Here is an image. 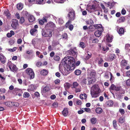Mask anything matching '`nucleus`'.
I'll use <instances>...</instances> for the list:
<instances>
[{
    "label": "nucleus",
    "mask_w": 130,
    "mask_h": 130,
    "mask_svg": "<svg viewBox=\"0 0 130 130\" xmlns=\"http://www.w3.org/2000/svg\"><path fill=\"white\" fill-rule=\"evenodd\" d=\"M25 21V20L24 17H22L20 18L19 21V23L21 24H22L24 23Z\"/></svg>",
    "instance_id": "e433bc0d"
},
{
    "label": "nucleus",
    "mask_w": 130,
    "mask_h": 130,
    "mask_svg": "<svg viewBox=\"0 0 130 130\" xmlns=\"http://www.w3.org/2000/svg\"><path fill=\"white\" fill-rule=\"evenodd\" d=\"M68 27L69 28L70 30H72L73 28V25L72 24L70 25H69V26L67 27Z\"/></svg>",
    "instance_id": "13d9d810"
},
{
    "label": "nucleus",
    "mask_w": 130,
    "mask_h": 130,
    "mask_svg": "<svg viewBox=\"0 0 130 130\" xmlns=\"http://www.w3.org/2000/svg\"><path fill=\"white\" fill-rule=\"evenodd\" d=\"M43 1L44 0H37V3L38 4H41L42 3Z\"/></svg>",
    "instance_id": "5fc2aeb1"
},
{
    "label": "nucleus",
    "mask_w": 130,
    "mask_h": 130,
    "mask_svg": "<svg viewBox=\"0 0 130 130\" xmlns=\"http://www.w3.org/2000/svg\"><path fill=\"white\" fill-rule=\"evenodd\" d=\"M101 91V90L99 88L98 85H94L92 87V90L91 91V92H94L99 93Z\"/></svg>",
    "instance_id": "39448f33"
},
{
    "label": "nucleus",
    "mask_w": 130,
    "mask_h": 130,
    "mask_svg": "<svg viewBox=\"0 0 130 130\" xmlns=\"http://www.w3.org/2000/svg\"><path fill=\"white\" fill-rule=\"evenodd\" d=\"M119 111L122 115L124 114L125 113V111L124 109L120 108Z\"/></svg>",
    "instance_id": "3c124183"
},
{
    "label": "nucleus",
    "mask_w": 130,
    "mask_h": 130,
    "mask_svg": "<svg viewBox=\"0 0 130 130\" xmlns=\"http://www.w3.org/2000/svg\"><path fill=\"white\" fill-rule=\"evenodd\" d=\"M88 84L89 85H90L91 84H92L94 83V81L92 80V79L90 78H88Z\"/></svg>",
    "instance_id": "79ce46f5"
},
{
    "label": "nucleus",
    "mask_w": 130,
    "mask_h": 130,
    "mask_svg": "<svg viewBox=\"0 0 130 130\" xmlns=\"http://www.w3.org/2000/svg\"><path fill=\"white\" fill-rule=\"evenodd\" d=\"M17 48L15 47H14L12 48H10L8 50V51L10 52H13L16 50Z\"/></svg>",
    "instance_id": "603ef678"
},
{
    "label": "nucleus",
    "mask_w": 130,
    "mask_h": 130,
    "mask_svg": "<svg viewBox=\"0 0 130 130\" xmlns=\"http://www.w3.org/2000/svg\"><path fill=\"white\" fill-rule=\"evenodd\" d=\"M28 19L29 22H32L35 21V18L33 16L30 15L28 16Z\"/></svg>",
    "instance_id": "412c9836"
},
{
    "label": "nucleus",
    "mask_w": 130,
    "mask_h": 130,
    "mask_svg": "<svg viewBox=\"0 0 130 130\" xmlns=\"http://www.w3.org/2000/svg\"><path fill=\"white\" fill-rule=\"evenodd\" d=\"M121 13L123 15H124L126 13V11L124 8H123L121 11Z\"/></svg>",
    "instance_id": "69168bd1"
},
{
    "label": "nucleus",
    "mask_w": 130,
    "mask_h": 130,
    "mask_svg": "<svg viewBox=\"0 0 130 130\" xmlns=\"http://www.w3.org/2000/svg\"><path fill=\"white\" fill-rule=\"evenodd\" d=\"M98 61V64L99 66H102L103 62V60L102 58H99L97 59Z\"/></svg>",
    "instance_id": "dca6fc26"
},
{
    "label": "nucleus",
    "mask_w": 130,
    "mask_h": 130,
    "mask_svg": "<svg viewBox=\"0 0 130 130\" xmlns=\"http://www.w3.org/2000/svg\"><path fill=\"white\" fill-rule=\"evenodd\" d=\"M38 30L37 29L33 28L30 30V33L32 35H34L37 32Z\"/></svg>",
    "instance_id": "a878e982"
},
{
    "label": "nucleus",
    "mask_w": 130,
    "mask_h": 130,
    "mask_svg": "<svg viewBox=\"0 0 130 130\" xmlns=\"http://www.w3.org/2000/svg\"><path fill=\"white\" fill-rule=\"evenodd\" d=\"M27 74L30 76V79L33 78L34 77L35 74L33 70L30 68H28L26 70Z\"/></svg>",
    "instance_id": "20e7f679"
},
{
    "label": "nucleus",
    "mask_w": 130,
    "mask_h": 130,
    "mask_svg": "<svg viewBox=\"0 0 130 130\" xmlns=\"http://www.w3.org/2000/svg\"><path fill=\"white\" fill-rule=\"evenodd\" d=\"M91 55H90L89 54H88L85 57V59L86 60H88L91 57Z\"/></svg>",
    "instance_id": "6e6d98bb"
},
{
    "label": "nucleus",
    "mask_w": 130,
    "mask_h": 130,
    "mask_svg": "<svg viewBox=\"0 0 130 130\" xmlns=\"http://www.w3.org/2000/svg\"><path fill=\"white\" fill-rule=\"evenodd\" d=\"M115 3L113 2H108L107 4L108 6L110 7V8L113 7V6L115 5Z\"/></svg>",
    "instance_id": "72a5a7b5"
},
{
    "label": "nucleus",
    "mask_w": 130,
    "mask_h": 130,
    "mask_svg": "<svg viewBox=\"0 0 130 130\" xmlns=\"http://www.w3.org/2000/svg\"><path fill=\"white\" fill-rule=\"evenodd\" d=\"M53 31L50 29H48L43 30L42 32V35L45 37H51L52 35Z\"/></svg>",
    "instance_id": "7ed1b4c3"
},
{
    "label": "nucleus",
    "mask_w": 130,
    "mask_h": 130,
    "mask_svg": "<svg viewBox=\"0 0 130 130\" xmlns=\"http://www.w3.org/2000/svg\"><path fill=\"white\" fill-rule=\"evenodd\" d=\"M12 105H13V106L17 107L19 106V104L18 102H12Z\"/></svg>",
    "instance_id": "de8ad7c7"
},
{
    "label": "nucleus",
    "mask_w": 130,
    "mask_h": 130,
    "mask_svg": "<svg viewBox=\"0 0 130 130\" xmlns=\"http://www.w3.org/2000/svg\"><path fill=\"white\" fill-rule=\"evenodd\" d=\"M4 13L5 15L7 17H9L10 15L9 11L8 10H5Z\"/></svg>",
    "instance_id": "f704fd0d"
},
{
    "label": "nucleus",
    "mask_w": 130,
    "mask_h": 130,
    "mask_svg": "<svg viewBox=\"0 0 130 130\" xmlns=\"http://www.w3.org/2000/svg\"><path fill=\"white\" fill-rule=\"evenodd\" d=\"M29 95L28 92H25L24 93L23 97L25 98H28L29 96Z\"/></svg>",
    "instance_id": "37998d69"
},
{
    "label": "nucleus",
    "mask_w": 130,
    "mask_h": 130,
    "mask_svg": "<svg viewBox=\"0 0 130 130\" xmlns=\"http://www.w3.org/2000/svg\"><path fill=\"white\" fill-rule=\"evenodd\" d=\"M52 105L54 107H57L58 106V103L57 102H55Z\"/></svg>",
    "instance_id": "052dcab7"
},
{
    "label": "nucleus",
    "mask_w": 130,
    "mask_h": 130,
    "mask_svg": "<svg viewBox=\"0 0 130 130\" xmlns=\"http://www.w3.org/2000/svg\"><path fill=\"white\" fill-rule=\"evenodd\" d=\"M92 43H98L99 41V40L97 39H94L92 40Z\"/></svg>",
    "instance_id": "864d4df0"
},
{
    "label": "nucleus",
    "mask_w": 130,
    "mask_h": 130,
    "mask_svg": "<svg viewBox=\"0 0 130 130\" xmlns=\"http://www.w3.org/2000/svg\"><path fill=\"white\" fill-rule=\"evenodd\" d=\"M54 59L56 61H58L60 59V57L58 56L55 55L54 57Z\"/></svg>",
    "instance_id": "a18cd8bd"
},
{
    "label": "nucleus",
    "mask_w": 130,
    "mask_h": 130,
    "mask_svg": "<svg viewBox=\"0 0 130 130\" xmlns=\"http://www.w3.org/2000/svg\"><path fill=\"white\" fill-rule=\"evenodd\" d=\"M102 111L103 110L101 107H98L96 108L95 109V111L97 113H101L102 112Z\"/></svg>",
    "instance_id": "b1692460"
},
{
    "label": "nucleus",
    "mask_w": 130,
    "mask_h": 130,
    "mask_svg": "<svg viewBox=\"0 0 130 130\" xmlns=\"http://www.w3.org/2000/svg\"><path fill=\"white\" fill-rule=\"evenodd\" d=\"M9 67L10 69L13 71H16L17 70V68L16 66L12 63H11L9 65Z\"/></svg>",
    "instance_id": "9d476101"
},
{
    "label": "nucleus",
    "mask_w": 130,
    "mask_h": 130,
    "mask_svg": "<svg viewBox=\"0 0 130 130\" xmlns=\"http://www.w3.org/2000/svg\"><path fill=\"white\" fill-rule=\"evenodd\" d=\"M50 89V86L49 85H47L42 89V91L43 93H46L49 91Z\"/></svg>",
    "instance_id": "f8f14e48"
},
{
    "label": "nucleus",
    "mask_w": 130,
    "mask_h": 130,
    "mask_svg": "<svg viewBox=\"0 0 130 130\" xmlns=\"http://www.w3.org/2000/svg\"><path fill=\"white\" fill-rule=\"evenodd\" d=\"M18 24V20L15 19L12 20V23L11 25V26L14 29H16L17 26Z\"/></svg>",
    "instance_id": "0eeeda50"
},
{
    "label": "nucleus",
    "mask_w": 130,
    "mask_h": 130,
    "mask_svg": "<svg viewBox=\"0 0 130 130\" xmlns=\"http://www.w3.org/2000/svg\"><path fill=\"white\" fill-rule=\"evenodd\" d=\"M6 58L3 55L0 54V61L2 63L4 64L6 62Z\"/></svg>",
    "instance_id": "ddd939ff"
},
{
    "label": "nucleus",
    "mask_w": 130,
    "mask_h": 130,
    "mask_svg": "<svg viewBox=\"0 0 130 130\" xmlns=\"http://www.w3.org/2000/svg\"><path fill=\"white\" fill-rule=\"evenodd\" d=\"M79 46V47H82V48H84L85 47V43L83 42H80Z\"/></svg>",
    "instance_id": "4c0bfd02"
},
{
    "label": "nucleus",
    "mask_w": 130,
    "mask_h": 130,
    "mask_svg": "<svg viewBox=\"0 0 130 130\" xmlns=\"http://www.w3.org/2000/svg\"><path fill=\"white\" fill-rule=\"evenodd\" d=\"M76 103L77 105H81L82 102L81 100H77L76 101Z\"/></svg>",
    "instance_id": "e2e57ef3"
},
{
    "label": "nucleus",
    "mask_w": 130,
    "mask_h": 130,
    "mask_svg": "<svg viewBox=\"0 0 130 130\" xmlns=\"http://www.w3.org/2000/svg\"><path fill=\"white\" fill-rule=\"evenodd\" d=\"M106 103L108 106H112L113 105V102L111 100L108 101L106 102Z\"/></svg>",
    "instance_id": "c85d7f7f"
},
{
    "label": "nucleus",
    "mask_w": 130,
    "mask_h": 130,
    "mask_svg": "<svg viewBox=\"0 0 130 130\" xmlns=\"http://www.w3.org/2000/svg\"><path fill=\"white\" fill-rule=\"evenodd\" d=\"M125 31L124 28L122 27H121L119 29L118 33L121 36L124 34V32Z\"/></svg>",
    "instance_id": "6ab92c4d"
},
{
    "label": "nucleus",
    "mask_w": 130,
    "mask_h": 130,
    "mask_svg": "<svg viewBox=\"0 0 130 130\" xmlns=\"http://www.w3.org/2000/svg\"><path fill=\"white\" fill-rule=\"evenodd\" d=\"M42 63L40 62H38L36 63V66L37 67H40L41 66Z\"/></svg>",
    "instance_id": "774afa93"
},
{
    "label": "nucleus",
    "mask_w": 130,
    "mask_h": 130,
    "mask_svg": "<svg viewBox=\"0 0 130 130\" xmlns=\"http://www.w3.org/2000/svg\"><path fill=\"white\" fill-rule=\"evenodd\" d=\"M96 118H95L93 117L90 120V121L92 124H94L96 122Z\"/></svg>",
    "instance_id": "bb28decb"
},
{
    "label": "nucleus",
    "mask_w": 130,
    "mask_h": 130,
    "mask_svg": "<svg viewBox=\"0 0 130 130\" xmlns=\"http://www.w3.org/2000/svg\"><path fill=\"white\" fill-rule=\"evenodd\" d=\"M102 32L100 31H96L94 33L95 36L98 37H100L101 35Z\"/></svg>",
    "instance_id": "7c9ffc66"
},
{
    "label": "nucleus",
    "mask_w": 130,
    "mask_h": 130,
    "mask_svg": "<svg viewBox=\"0 0 130 130\" xmlns=\"http://www.w3.org/2000/svg\"><path fill=\"white\" fill-rule=\"evenodd\" d=\"M125 122V119L124 118L121 117H120L118 119L119 123L122 124L124 123Z\"/></svg>",
    "instance_id": "f3484780"
},
{
    "label": "nucleus",
    "mask_w": 130,
    "mask_h": 130,
    "mask_svg": "<svg viewBox=\"0 0 130 130\" xmlns=\"http://www.w3.org/2000/svg\"><path fill=\"white\" fill-rule=\"evenodd\" d=\"M86 24L87 25H92L94 24V22L91 19H90L86 21Z\"/></svg>",
    "instance_id": "5701e85b"
},
{
    "label": "nucleus",
    "mask_w": 130,
    "mask_h": 130,
    "mask_svg": "<svg viewBox=\"0 0 130 130\" xmlns=\"http://www.w3.org/2000/svg\"><path fill=\"white\" fill-rule=\"evenodd\" d=\"M58 22L59 24H62L64 23L63 20L61 19H59Z\"/></svg>",
    "instance_id": "bf43d9fd"
},
{
    "label": "nucleus",
    "mask_w": 130,
    "mask_h": 130,
    "mask_svg": "<svg viewBox=\"0 0 130 130\" xmlns=\"http://www.w3.org/2000/svg\"><path fill=\"white\" fill-rule=\"evenodd\" d=\"M73 87H72L73 88H75L76 87H77L78 85V84L76 82H74L73 83Z\"/></svg>",
    "instance_id": "49530a36"
},
{
    "label": "nucleus",
    "mask_w": 130,
    "mask_h": 130,
    "mask_svg": "<svg viewBox=\"0 0 130 130\" xmlns=\"http://www.w3.org/2000/svg\"><path fill=\"white\" fill-rule=\"evenodd\" d=\"M94 26H92V25H90L88 27V29L89 31H93L94 30Z\"/></svg>",
    "instance_id": "a19ab883"
},
{
    "label": "nucleus",
    "mask_w": 130,
    "mask_h": 130,
    "mask_svg": "<svg viewBox=\"0 0 130 130\" xmlns=\"http://www.w3.org/2000/svg\"><path fill=\"white\" fill-rule=\"evenodd\" d=\"M68 37L67 34L66 33H64L63 35H62L61 37L62 38L64 39H66Z\"/></svg>",
    "instance_id": "09e8293b"
},
{
    "label": "nucleus",
    "mask_w": 130,
    "mask_h": 130,
    "mask_svg": "<svg viewBox=\"0 0 130 130\" xmlns=\"http://www.w3.org/2000/svg\"><path fill=\"white\" fill-rule=\"evenodd\" d=\"M82 83L84 84H86L87 83V79L86 78H84L82 80Z\"/></svg>",
    "instance_id": "338daca9"
},
{
    "label": "nucleus",
    "mask_w": 130,
    "mask_h": 130,
    "mask_svg": "<svg viewBox=\"0 0 130 130\" xmlns=\"http://www.w3.org/2000/svg\"><path fill=\"white\" fill-rule=\"evenodd\" d=\"M69 13L68 14L67 16L69 19L68 21L66 24V27H68L69 25L71 23V21L74 20L75 19V12L73 9L69 10Z\"/></svg>",
    "instance_id": "f03ea898"
},
{
    "label": "nucleus",
    "mask_w": 130,
    "mask_h": 130,
    "mask_svg": "<svg viewBox=\"0 0 130 130\" xmlns=\"http://www.w3.org/2000/svg\"><path fill=\"white\" fill-rule=\"evenodd\" d=\"M126 84L128 87H130V79H128L126 80Z\"/></svg>",
    "instance_id": "c03bdc74"
},
{
    "label": "nucleus",
    "mask_w": 130,
    "mask_h": 130,
    "mask_svg": "<svg viewBox=\"0 0 130 130\" xmlns=\"http://www.w3.org/2000/svg\"><path fill=\"white\" fill-rule=\"evenodd\" d=\"M121 86H116L113 84L111 85V86L109 88V90H115L116 91H119L121 89Z\"/></svg>",
    "instance_id": "423d86ee"
},
{
    "label": "nucleus",
    "mask_w": 130,
    "mask_h": 130,
    "mask_svg": "<svg viewBox=\"0 0 130 130\" xmlns=\"http://www.w3.org/2000/svg\"><path fill=\"white\" fill-rule=\"evenodd\" d=\"M116 58V55L112 53H111L109 56V59L110 61H112Z\"/></svg>",
    "instance_id": "9b49d317"
},
{
    "label": "nucleus",
    "mask_w": 130,
    "mask_h": 130,
    "mask_svg": "<svg viewBox=\"0 0 130 130\" xmlns=\"http://www.w3.org/2000/svg\"><path fill=\"white\" fill-rule=\"evenodd\" d=\"M75 60L73 57L67 56L64 58L62 61V65L66 67V71L68 74H69L75 68Z\"/></svg>",
    "instance_id": "f257e3e1"
},
{
    "label": "nucleus",
    "mask_w": 130,
    "mask_h": 130,
    "mask_svg": "<svg viewBox=\"0 0 130 130\" xmlns=\"http://www.w3.org/2000/svg\"><path fill=\"white\" fill-rule=\"evenodd\" d=\"M127 61L125 59L121 61V66H125L126 65Z\"/></svg>",
    "instance_id": "4be33fe9"
},
{
    "label": "nucleus",
    "mask_w": 130,
    "mask_h": 130,
    "mask_svg": "<svg viewBox=\"0 0 130 130\" xmlns=\"http://www.w3.org/2000/svg\"><path fill=\"white\" fill-rule=\"evenodd\" d=\"M48 71L45 69H43L41 70L40 72V74L43 75H46L48 74Z\"/></svg>",
    "instance_id": "2eb2a0df"
},
{
    "label": "nucleus",
    "mask_w": 130,
    "mask_h": 130,
    "mask_svg": "<svg viewBox=\"0 0 130 130\" xmlns=\"http://www.w3.org/2000/svg\"><path fill=\"white\" fill-rule=\"evenodd\" d=\"M113 127L115 129H117V121L116 120H114L113 121Z\"/></svg>",
    "instance_id": "c9c22d12"
},
{
    "label": "nucleus",
    "mask_w": 130,
    "mask_h": 130,
    "mask_svg": "<svg viewBox=\"0 0 130 130\" xmlns=\"http://www.w3.org/2000/svg\"><path fill=\"white\" fill-rule=\"evenodd\" d=\"M84 109L85 111L86 112H87L88 113H90L91 112V110L89 108H82V109Z\"/></svg>",
    "instance_id": "8fccbe9b"
},
{
    "label": "nucleus",
    "mask_w": 130,
    "mask_h": 130,
    "mask_svg": "<svg viewBox=\"0 0 130 130\" xmlns=\"http://www.w3.org/2000/svg\"><path fill=\"white\" fill-rule=\"evenodd\" d=\"M94 27L97 29L98 31H100L102 33L103 31L102 26L101 24H95L93 25Z\"/></svg>",
    "instance_id": "1a4fd4ad"
},
{
    "label": "nucleus",
    "mask_w": 130,
    "mask_h": 130,
    "mask_svg": "<svg viewBox=\"0 0 130 130\" xmlns=\"http://www.w3.org/2000/svg\"><path fill=\"white\" fill-rule=\"evenodd\" d=\"M125 20V19L124 17H121L119 19V22L120 23H122L124 22Z\"/></svg>",
    "instance_id": "58836bf2"
},
{
    "label": "nucleus",
    "mask_w": 130,
    "mask_h": 130,
    "mask_svg": "<svg viewBox=\"0 0 130 130\" xmlns=\"http://www.w3.org/2000/svg\"><path fill=\"white\" fill-rule=\"evenodd\" d=\"M5 104L9 107H13V105H12V102L10 101H7L5 102Z\"/></svg>",
    "instance_id": "cd10ccee"
},
{
    "label": "nucleus",
    "mask_w": 130,
    "mask_h": 130,
    "mask_svg": "<svg viewBox=\"0 0 130 130\" xmlns=\"http://www.w3.org/2000/svg\"><path fill=\"white\" fill-rule=\"evenodd\" d=\"M91 93L92 97L93 98H97L99 96V93L95 92H91Z\"/></svg>",
    "instance_id": "393cba45"
},
{
    "label": "nucleus",
    "mask_w": 130,
    "mask_h": 130,
    "mask_svg": "<svg viewBox=\"0 0 130 130\" xmlns=\"http://www.w3.org/2000/svg\"><path fill=\"white\" fill-rule=\"evenodd\" d=\"M23 4L20 3L17 4V8L18 10H21L23 8Z\"/></svg>",
    "instance_id": "aec40b11"
},
{
    "label": "nucleus",
    "mask_w": 130,
    "mask_h": 130,
    "mask_svg": "<svg viewBox=\"0 0 130 130\" xmlns=\"http://www.w3.org/2000/svg\"><path fill=\"white\" fill-rule=\"evenodd\" d=\"M74 73L76 75H79L81 74V71L77 69L75 71Z\"/></svg>",
    "instance_id": "473e14b6"
},
{
    "label": "nucleus",
    "mask_w": 130,
    "mask_h": 130,
    "mask_svg": "<svg viewBox=\"0 0 130 130\" xmlns=\"http://www.w3.org/2000/svg\"><path fill=\"white\" fill-rule=\"evenodd\" d=\"M88 8L93 10H95L96 9V6L94 5H90L88 7Z\"/></svg>",
    "instance_id": "c756f323"
},
{
    "label": "nucleus",
    "mask_w": 130,
    "mask_h": 130,
    "mask_svg": "<svg viewBox=\"0 0 130 130\" xmlns=\"http://www.w3.org/2000/svg\"><path fill=\"white\" fill-rule=\"evenodd\" d=\"M81 88H77L75 89V91L76 92H80L81 91Z\"/></svg>",
    "instance_id": "0e129e2a"
},
{
    "label": "nucleus",
    "mask_w": 130,
    "mask_h": 130,
    "mask_svg": "<svg viewBox=\"0 0 130 130\" xmlns=\"http://www.w3.org/2000/svg\"><path fill=\"white\" fill-rule=\"evenodd\" d=\"M95 75V72H91L90 73V75L92 77H94Z\"/></svg>",
    "instance_id": "4d7b16f0"
},
{
    "label": "nucleus",
    "mask_w": 130,
    "mask_h": 130,
    "mask_svg": "<svg viewBox=\"0 0 130 130\" xmlns=\"http://www.w3.org/2000/svg\"><path fill=\"white\" fill-rule=\"evenodd\" d=\"M34 95L36 97H40V94L37 91L35 92L34 93Z\"/></svg>",
    "instance_id": "680f3d73"
},
{
    "label": "nucleus",
    "mask_w": 130,
    "mask_h": 130,
    "mask_svg": "<svg viewBox=\"0 0 130 130\" xmlns=\"http://www.w3.org/2000/svg\"><path fill=\"white\" fill-rule=\"evenodd\" d=\"M69 55L73 56H74L75 57L77 56V52L75 49H71L68 52Z\"/></svg>",
    "instance_id": "6e6552de"
},
{
    "label": "nucleus",
    "mask_w": 130,
    "mask_h": 130,
    "mask_svg": "<svg viewBox=\"0 0 130 130\" xmlns=\"http://www.w3.org/2000/svg\"><path fill=\"white\" fill-rule=\"evenodd\" d=\"M79 97L81 99L83 100L84 99L83 97L85 99H86L87 98V95L85 93L81 94L80 95Z\"/></svg>",
    "instance_id": "2f4dec72"
},
{
    "label": "nucleus",
    "mask_w": 130,
    "mask_h": 130,
    "mask_svg": "<svg viewBox=\"0 0 130 130\" xmlns=\"http://www.w3.org/2000/svg\"><path fill=\"white\" fill-rule=\"evenodd\" d=\"M68 109L67 108H64L62 111V114L63 115L64 117H66L68 115Z\"/></svg>",
    "instance_id": "4468645a"
},
{
    "label": "nucleus",
    "mask_w": 130,
    "mask_h": 130,
    "mask_svg": "<svg viewBox=\"0 0 130 130\" xmlns=\"http://www.w3.org/2000/svg\"><path fill=\"white\" fill-rule=\"evenodd\" d=\"M71 85L70 84L66 83L64 84V87L67 89L69 88L70 86Z\"/></svg>",
    "instance_id": "ea45409f"
},
{
    "label": "nucleus",
    "mask_w": 130,
    "mask_h": 130,
    "mask_svg": "<svg viewBox=\"0 0 130 130\" xmlns=\"http://www.w3.org/2000/svg\"><path fill=\"white\" fill-rule=\"evenodd\" d=\"M107 41L109 42H111L112 41V38L111 36H110L109 35H106Z\"/></svg>",
    "instance_id": "a211bd4d"
}]
</instances>
